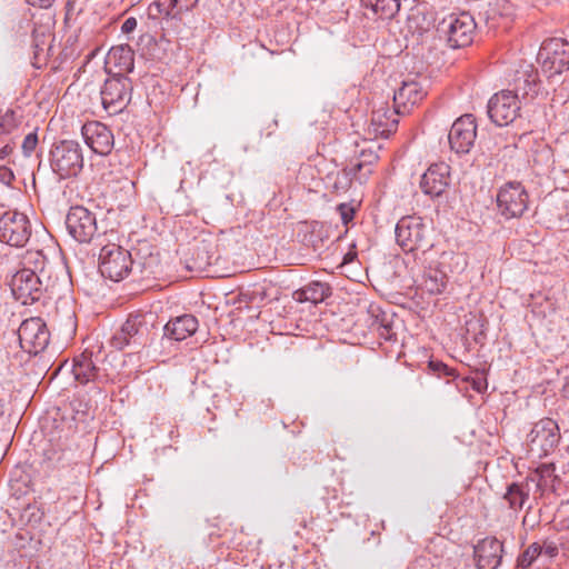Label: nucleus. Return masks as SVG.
<instances>
[{"label":"nucleus","instance_id":"35","mask_svg":"<svg viewBox=\"0 0 569 569\" xmlns=\"http://www.w3.org/2000/svg\"><path fill=\"white\" fill-rule=\"evenodd\" d=\"M429 369L437 373L438 376H452V369H450L447 365L441 361H430Z\"/></svg>","mask_w":569,"mask_h":569},{"label":"nucleus","instance_id":"38","mask_svg":"<svg viewBox=\"0 0 569 569\" xmlns=\"http://www.w3.org/2000/svg\"><path fill=\"white\" fill-rule=\"evenodd\" d=\"M30 6L39 8H49L54 0H26Z\"/></svg>","mask_w":569,"mask_h":569},{"label":"nucleus","instance_id":"8","mask_svg":"<svg viewBox=\"0 0 569 569\" xmlns=\"http://www.w3.org/2000/svg\"><path fill=\"white\" fill-rule=\"evenodd\" d=\"M149 322L147 315L130 313L121 328L111 339V345L119 350L128 346L143 347L149 340Z\"/></svg>","mask_w":569,"mask_h":569},{"label":"nucleus","instance_id":"22","mask_svg":"<svg viewBox=\"0 0 569 569\" xmlns=\"http://www.w3.org/2000/svg\"><path fill=\"white\" fill-rule=\"evenodd\" d=\"M426 94L427 91L418 81H403L402 86L393 94L395 106L397 109L401 110V113L408 112L410 108L419 103Z\"/></svg>","mask_w":569,"mask_h":569},{"label":"nucleus","instance_id":"16","mask_svg":"<svg viewBox=\"0 0 569 569\" xmlns=\"http://www.w3.org/2000/svg\"><path fill=\"white\" fill-rule=\"evenodd\" d=\"M477 137V124L472 114L458 118L448 134L451 150L457 153H468Z\"/></svg>","mask_w":569,"mask_h":569},{"label":"nucleus","instance_id":"24","mask_svg":"<svg viewBox=\"0 0 569 569\" xmlns=\"http://www.w3.org/2000/svg\"><path fill=\"white\" fill-rule=\"evenodd\" d=\"M198 319L192 315H182L171 319L163 327V336L170 340L182 341L198 329Z\"/></svg>","mask_w":569,"mask_h":569},{"label":"nucleus","instance_id":"31","mask_svg":"<svg viewBox=\"0 0 569 569\" xmlns=\"http://www.w3.org/2000/svg\"><path fill=\"white\" fill-rule=\"evenodd\" d=\"M18 126L19 121L13 110L8 109L6 112L0 113V139L13 133V131L18 129Z\"/></svg>","mask_w":569,"mask_h":569},{"label":"nucleus","instance_id":"13","mask_svg":"<svg viewBox=\"0 0 569 569\" xmlns=\"http://www.w3.org/2000/svg\"><path fill=\"white\" fill-rule=\"evenodd\" d=\"M18 337L21 349L30 355H38L43 351L50 340L46 322L38 317L22 321L18 329Z\"/></svg>","mask_w":569,"mask_h":569},{"label":"nucleus","instance_id":"18","mask_svg":"<svg viewBox=\"0 0 569 569\" xmlns=\"http://www.w3.org/2000/svg\"><path fill=\"white\" fill-rule=\"evenodd\" d=\"M134 68V52L129 44L112 47L104 60V69L109 76L127 77Z\"/></svg>","mask_w":569,"mask_h":569},{"label":"nucleus","instance_id":"2","mask_svg":"<svg viewBox=\"0 0 569 569\" xmlns=\"http://www.w3.org/2000/svg\"><path fill=\"white\" fill-rule=\"evenodd\" d=\"M436 30L450 48L458 49L472 42L476 22L468 12L449 13L438 22Z\"/></svg>","mask_w":569,"mask_h":569},{"label":"nucleus","instance_id":"37","mask_svg":"<svg viewBox=\"0 0 569 569\" xmlns=\"http://www.w3.org/2000/svg\"><path fill=\"white\" fill-rule=\"evenodd\" d=\"M137 19L133 17H129L124 20V22L121 26V31L123 33H131L137 28Z\"/></svg>","mask_w":569,"mask_h":569},{"label":"nucleus","instance_id":"5","mask_svg":"<svg viewBox=\"0 0 569 569\" xmlns=\"http://www.w3.org/2000/svg\"><path fill=\"white\" fill-rule=\"evenodd\" d=\"M50 164L61 179L78 176L83 168L81 146L72 140L54 144L50 151Z\"/></svg>","mask_w":569,"mask_h":569},{"label":"nucleus","instance_id":"36","mask_svg":"<svg viewBox=\"0 0 569 569\" xmlns=\"http://www.w3.org/2000/svg\"><path fill=\"white\" fill-rule=\"evenodd\" d=\"M542 548V556H546L547 558L551 559L558 555V547L555 542H546Z\"/></svg>","mask_w":569,"mask_h":569},{"label":"nucleus","instance_id":"41","mask_svg":"<svg viewBox=\"0 0 569 569\" xmlns=\"http://www.w3.org/2000/svg\"><path fill=\"white\" fill-rule=\"evenodd\" d=\"M379 329L381 330L380 331L381 337H383L385 339H390V337H391L390 336V330H391L390 325L381 322Z\"/></svg>","mask_w":569,"mask_h":569},{"label":"nucleus","instance_id":"21","mask_svg":"<svg viewBox=\"0 0 569 569\" xmlns=\"http://www.w3.org/2000/svg\"><path fill=\"white\" fill-rule=\"evenodd\" d=\"M199 0H154L148 7L150 19H181L183 12L193 9Z\"/></svg>","mask_w":569,"mask_h":569},{"label":"nucleus","instance_id":"12","mask_svg":"<svg viewBox=\"0 0 569 569\" xmlns=\"http://www.w3.org/2000/svg\"><path fill=\"white\" fill-rule=\"evenodd\" d=\"M31 236L28 217L18 211H7L0 217V241L10 247H23Z\"/></svg>","mask_w":569,"mask_h":569},{"label":"nucleus","instance_id":"11","mask_svg":"<svg viewBox=\"0 0 569 569\" xmlns=\"http://www.w3.org/2000/svg\"><path fill=\"white\" fill-rule=\"evenodd\" d=\"M22 269H29L48 280L66 283L67 267L59 258L53 260L43 250H27L21 258Z\"/></svg>","mask_w":569,"mask_h":569},{"label":"nucleus","instance_id":"26","mask_svg":"<svg viewBox=\"0 0 569 569\" xmlns=\"http://www.w3.org/2000/svg\"><path fill=\"white\" fill-rule=\"evenodd\" d=\"M362 169H365V166L359 162L337 172L336 180L333 182V189L337 192L346 191L351 186L352 180H358L359 183H363L370 174L371 170L366 168V172L361 173Z\"/></svg>","mask_w":569,"mask_h":569},{"label":"nucleus","instance_id":"17","mask_svg":"<svg viewBox=\"0 0 569 569\" xmlns=\"http://www.w3.org/2000/svg\"><path fill=\"white\" fill-rule=\"evenodd\" d=\"M82 137L87 146L97 154H109L114 146L111 130L103 123L90 121L82 126Z\"/></svg>","mask_w":569,"mask_h":569},{"label":"nucleus","instance_id":"23","mask_svg":"<svg viewBox=\"0 0 569 569\" xmlns=\"http://www.w3.org/2000/svg\"><path fill=\"white\" fill-rule=\"evenodd\" d=\"M401 110L381 106L372 111L370 126L376 136L389 137L398 126V114Z\"/></svg>","mask_w":569,"mask_h":569},{"label":"nucleus","instance_id":"33","mask_svg":"<svg viewBox=\"0 0 569 569\" xmlns=\"http://www.w3.org/2000/svg\"><path fill=\"white\" fill-rule=\"evenodd\" d=\"M38 144V136L36 132H31L27 134L22 142V151L24 156L29 157L36 149Z\"/></svg>","mask_w":569,"mask_h":569},{"label":"nucleus","instance_id":"1","mask_svg":"<svg viewBox=\"0 0 569 569\" xmlns=\"http://www.w3.org/2000/svg\"><path fill=\"white\" fill-rule=\"evenodd\" d=\"M519 92L522 98L537 93L536 74H529L527 78L518 77L515 80V90H501L495 93L488 102V116L493 123L499 127L512 123L519 116L521 102Z\"/></svg>","mask_w":569,"mask_h":569},{"label":"nucleus","instance_id":"15","mask_svg":"<svg viewBox=\"0 0 569 569\" xmlns=\"http://www.w3.org/2000/svg\"><path fill=\"white\" fill-rule=\"evenodd\" d=\"M66 227L70 236L81 243L90 242L98 230L96 214L82 206L70 208Z\"/></svg>","mask_w":569,"mask_h":569},{"label":"nucleus","instance_id":"43","mask_svg":"<svg viewBox=\"0 0 569 569\" xmlns=\"http://www.w3.org/2000/svg\"><path fill=\"white\" fill-rule=\"evenodd\" d=\"M565 555L567 557H569V540H568V546L565 548Z\"/></svg>","mask_w":569,"mask_h":569},{"label":"nucleus","instance_id":"7","mask_svg":"<svg viewBox=\"0 0 569 569\" xmlns=\"http://www.w3.org/2000/svg\"><path fill=\"white\" fill-rule=\"evenodd\" d=\"M131 254L124 248L108 243L103 246L99 253V271L104 278L112 281L124 279L131 271Z\"/></svg>","mask_w":569,"mask_h":569},{"label":"nucleus","instance_id":"3","mask_svg":"<svg viewBox=\"0 0 569 569\" xmlns=\"http://www.w3.org/2000/svg\"><path fill=\"white\" fill-rule=\"evenodd\" d=\"M396 241L405 252L426 251L432 247L429 229L421 217L406 216L396 224Z\"/></svg>","mask_w":569,"mask_h":569},{"label":"nucleus","instance_id":"28","mask_svg":"<svg viewBox=\"0 0 569 569\" xmlns=\"http://www.w3.org/2000/svg\"><path fill=\"white\" fill-rule=\"evenodd\" d=\"M448 283L447 271L439 267H430L425 276L423 288L431 295H440Z\"/></svg>","mask_w":569,"mask_h":569},{"label":"nucleus","instance_id":"25","mask_svg":"<svg viewBox=\"0 0 569 569\" xmlns=\"http://www.w3.org/2000/svg\"><path fill=\"white\" fill-rule=\"evenodd\" d=\"M72 373L74 379L81 385H87L98 379L99 369L92 360V352L84 351L74 357Z\"/></svg>","mask_w":569,"mask_h":569},{"label":"nucleus","instance_id":"14","mask_svg":"<svg viewBox=\"0 0 569 569\" xmlns=\"http://www.w3.org/2000/svg\"><path fill=\"white\" fill-rule=\"evenodd\" d=\"M497 204L506 219L519 218L528 207V193L520 182H507L497 194Z\"/></svg>","mask_w":569,"mask_h":569},{"label":"nucleus","instance_id":"10","mask_svg":"<svg viewBox=\"0 0 569 569\" xmlns=\"http://www.w3.org/2000/svg\"><path fill=\"white\" fill-rule=\"evenodd\" d=\"M559 440V427L550 418H543L536 422L527 436L529 451L537 457L549 455L557 447Z\"/></svg>","mask_w":569,"mask_h":569},{"label":"nucleus","instance_id":"19","mask_svg":"<svg viewBox=\"0 0 569 569\" xmlns=\"http://www.w3.org/2000/svg\"><path fill=\"white\" fill-rule=\"evenodd\" d=\"M450 167L445 162L431 164L422 174L420 188L425 194L440 197L449 186Z\"/></svg>","mask_w":569,"mask_h":569},{"label":"nucleus","instance_id":"39","mask_svg":"<svg viewBox=\"0 0 569 569\" xmlns=\"http://www.w3.org/2000/svg\"><path fill=\"white\" fill-rule=\"evenodd\" d=\"M538 470L542 478H548L552 476L555 467L552 465H542Z\"/></svg>","mask_w":569,"mask_h":569},{"label":"nucleus","instance_id":"27","mask_svg":"<svg viewBox=\"0 0 569 569\" xmlns=\"http://www.w3.org/2000/svg\"><path fill=\"white\" fill-rule=\"evenodd\" d=\"M330 295L331 289L329 284L320 281H312L295 292L297 301H310L312 303L322 302Z\"/></svg>","mask_w":569,"mask_h":569},{"label":"nucleus","instance_id":"9","mask_svg":"<svg viewBox=\"0 0 569 569\" xmlns=\"http://www.w3.org/2000/svg\"><path fill=\"white\" fill-rule=\"evenodd\" d=\"M101 103L109 114L120 113L130 102L132 81L128 77L109 76L101 88Z\"/></svg>","mask_w":569,"mask_h":569},{"label":"nucleus","instance_id":"4","mask_svg":"<svg viewBox=\"0 0 569 569\" xmlns=\"http://www.w3.org/2000/svg\"><path fill=\"white\" fill-rule=\"evenodd\" d=\"M60 282L48 280L30 271L29 269H20L11 279L10 287L16 300L22 305H31L38 301L42 292L48 289H54Z\"/></svg>","mask_w":569,"mask_h":569},{"label":"nucleus","instance_id":"30","mask_svg":"<svg viewBox=\"0 0 569 569\" xmlns=\"http://www.w3.org/2000/svg\"><path fill=\"white\" fill-rule=\"evenodd\" d=\"M529 498L528 483H511L508 486L505 499L508 501L510 508L517 510L521 509Z\"/></svg>","mask_w":569,"mask_h":569},{"label":"nucleus","instance_id":"40","mask_svg":"<svg viewBox=\"0 0 569 569\" xmlns=\"http://www.w3.org/2000/svg\"><path fill=\"white\" fill-rule=\"evenodd\" d=\"M14 144H11L10 142L6 143L0 149V160H3L6 157H8L13 151Z\"/></svg>","mask_w":569,"mask_h":569},{"label":"nucleus","instance_id":"6","mask_svg":"<svg viewBox=\"0 0 569 569\" xmlns=\"http://www.w3.org/2000/svg\"><path fill=\"white\" fill-rule=\"evenodd\" d=\"M537 61L548 78L561 74L569 69V42L561 38L545 40L539 49Z\"/></svg>","mask_w":569,"mask_h":569},{"label":"nucleus","instance_id":"42","mask_svg":"<svg viewBox=\"0 0 569 569\" xmlns=\"http://www.w3.org/2000/svg\"><path fill=\"white\" fill-rule=\"evenodd\" d=\"M561 392L563 397L569 398V376L566 377Z\"/></svg>","mask_w":569,"mask_h":569},{"label":"nucleus","instance_id":"29","mask_svg":"<svg viewBox=\"0 0 569 569\" xmlns=\"http://www.w3.org/2000/svg\"><path fill=\"white\" fill-rule=\"evenodd\" d=\"M361 3L379 18L387 20L392 19L400 10L399 0H361Z\"/></svg>","mask_w":569,"mask_h":569},{"label":"nucleus","instance_id":"20","mask_svg":"<svg viewBox=\"0 0 569 569\" xmlns=\"http://www.w3.org/2000/svg\"><path fill=\"white\" fill-rule=\"evenodd\" d=\"M503 546L493 538L487 537L480 540L473 548L478 569H496L502 558Z\"/></svg>","mask_w":569,"mask_h":569},{"label":"nucleus","instance_id":"34","mask_svg":"<svg viewBox=\"0 0 569 569\" xmlns=\"http://www.w3.org/2000/svg\"><path fill=\"white\" fill-rule=\"evenodd\" d=\"M337 211L340 214V218L345 226H347L350 221H352L355 217V208L349 203H340L337 207Z\"/></svg>","mask_w":569,"mask_h":569},{"label":"nucleus","instance_id":"32","mask_svg":"<svg viewBox=\"0 0 569 569\" xmlns=\"http://www.w3.org/2000/svg\"><path fill=\"white\" fill-rule=\"evenodd\" d=\"M542 548L538 542L531 543L518 558V567L525 569L531 566V563L541 556Z\"/></svg>","mask_w":569,"mask_h":569}]
</instances>
